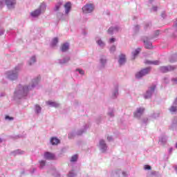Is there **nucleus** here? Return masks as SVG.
Listing matches in <instances>:
<instances>
[{"mask_svg":"<svg viewBox=\"0 0 177 177\" xmlns=\"http://www.w3.org/2000/svg\"><path fill=\"white\" fill-rule=\"evenodd\" d=\"M51 174H53V176L55 177H59L60 174H59V171L56 170V169L53 168L51 169Z\"/></svg>","mask_w":177,"mask_h":177,"instance_id":"37","label":"nucleus"},{"mask_svg":"<svg viewBox=\"0 0 177 177\" xmlns=\"http://www.w3.org/2000/svg\"><path fill=\"white\" fill-rule=\"evenodd\" d=\"M149 122V118H144L141 120V125L142 127H146L147 125V123Z\"/></svg>","mask_w":177,"mask_h":177,"instance_id":"35","label":"nucleus"},{"mask_svg":"<svg viewBox=\"0 0 177 177\" xmlns=\"http://www.w3.org/2000/svg\"><path fill=\"white\" fill-rule=\"evenodd\" d=\"M55 153L50 152H46L44 153V158L46 160H55Z\"/></svg>","mask_w":177,"mask_h":177,"instance_id":"18","label":"nucleus"},{"mask_svg":"<svg viewBox=\"0 0 177 177\" xmlns=\"http://www.w3.org/2000/svg\"><path fill=\"white\" fill-rule=\"evenodd\" d=\"M50 143L53 146H57V145L60 144V140L57 137H52L50 140Z\"/></svg>","mask_w":177,"mask_h":177,"instance_id":"19","label":"nucleus"},{"mask_svg":"<svg viewBox=\"0 0 177 177\" xmlns=\"http://www.w3.org/2000/svg\"><path fill=\"white\" fill-rule=\"evenodd\" d=\"M150 26H151V24L150 23L146 24L145 28L147 29L148 27H150Z\"/></svg>","mask_w":177,"mask_h":177,"instance_id":"58","label":"nucleus"},{"mask_svg":"<svg viewBox=\"0 0 177 177\" xmlns=\"http://www.w3.org/2000/svg\"><path fill=\"white\" fill-rule=\"evenodd\" d=\"M95 41L97 46H100L101 49H104L106 46V43L100 37H95Z\"/></svg>","mask_w":177,"mask_h":177,"instance_id":"13","label":"nucleus"},{"mask_svg":"<svg viewBox=\"0 0 177 177\" xmlns=\"http://www.w3.org/2000/svg\"><path fill=\"white\" fill-rule=\"evenodd\" d=\"M111 177H128V174L121 170H116L111 173Z\"/></svg>","mask_w":177,"mask_h":177,"instance_id":"9","label":"nucleus"},{"mask_svg":"<svg viewBox=\"0 0 177 177\" xmlns=\"http://www.w3.org/2000/svg\"><path fill=\"white\" fill-rule=\"evenodd\" d=\"M118 63L119 66H124L127 63V55L124 53H120L118 55Z\"/></svg>","mask_w":177,"mask_h":177,"instance_id":"11","label":"nucleus"},{"mask_svg":"<svg viewBox=\"0 0 177 177\" xmlns=\"http://www.w3.org/2000/svg\"><path fill=\"white\" fill-rule=\"evenodd\" d=\"M70 62V57H65L62 59H58V63L59 64H66Z\"/></svg>","mask_w":177,"mask_h":177,"instance_id":"26","label":"nucleus"},{"mask_svg":"<svg viewBox=\"0 0 177 177\" xmlns=\"http://www.w3.org/2000/svg\"><path fill=\"white\" fill-rule=\"evenodd\" d=\"M153 2H154V1L150 0V1H149V3L151 4V3H153Z\"/></svg>","mask_w":177,"mask_h":177,"instance_id":"62","label":"nucleus"},{"mask_svg":"<svg viewBox=\"0 0 177 177\" xmlns=\"http://www.w3.org/2000/svg\"><path fill=\"white\" fill-rule=\"evenodd\" d=\"M5 34V29L3 28H0V37Z\"/></svg>","mask_w":177,"mask_h":177,"instance_id":"50","label":"nucleus"},{"mask_svg":"<svg viewBox=\"0 0 177 177\" xmlns=\"http://www.w3.org/2000/svg\"><path fill=\"white\" fill-rule=\"evenodd\" d=\"M140 50H142V49L140 48H138L132 52L133 59H135L136 56H138L139 53H140Z\"/></svg>","mask_w":177,"mask_h":177,"instance_id":"30","label":"nucleus"},{"mask_svg":"<svg viewBox=\"0 0 177 177\" xmlns=\"http://www.w3.org/2000/svg\"><path fill=\"white\" fill-rule=\"evenodd\" d=\"M76 71H78V73H79V74H80V75H84L85 74V71L80 69V68L76 69Z\"/></svg>","mask_w":177,"mask_h":177,"instance_id":"46","label":"nucleus"},{"mask_svg":"<svg viewBox=\"0 0 177 177\" xmlns=\"http://www.w3.org/2000/svg\"><path fill=\"white\" fill-rule=\"evenodd\" d=\"M68 139H73V138H74V133H73V132L69 133L68 135Z\"/></svg>","mask_w":177,"mask_h":177,"instance_id":"49","label":"nucleus"},{"mask_svg":"<svg viewBox=\"0 0 177 177\" xmlns=\"http://www.w3.org/2000/svg\"><path fill=\"white\" fill-rule=\"evenodd\" d=\"M100 63L101 68H104L106 64H107V57L104 55H102L100 59Z\"/></svg>","mask_w":177,"mask_h":177,"instance_id":"15","label":"nucleus"},{"mask_svg":"<svg viewBox=\"0 0 177 177\" xmlns=\"http://www.w3.org/2000/svg\"><path fill=\"white\" fill-rule=\"evenodd\" d=\"M118 31H120V28L118 26H111L108 29V34L113 35V34L118 32Z\"/></svg>","mask_w":177,"mask_h":177,"instance_id":"16","label":"nucleus"},{"mask_svg":"<svg viewBox=\"0 0 177 177\" xmlns=\"http://www.w3.org/2000/svg\"><path fill=\"white\" fill-rule=\"evenodd\" d=\"M115 42V38L112 37L109 39V44H114Z\"/></svg>","mask_w":177,"mask_h":177,"instance_id":"53","label":"nucleus"},{"mask_svg":"<svg viewBox=\"0 0 177 177\" xmlns=\"http://www.w3.org/2000/svg\"><path fill=\"white\" fill-rule=\"evenodd\" d=\"M171 82H173V84L177 85V77H173L171 79Z\"/></svg>","mask_w":177,"mask_h":177,"instance_id":"51","label":"nucleus"},{"mask_svg":"<svg viewBox=\"0 0 177 177\" xmlns=\"http://www.w3.org/2000/svg\"><path fill=\"white\" fill-rule=\"evenodd\" d=\"M62 52H67L70 49V43L66 42L61 46Z\"/></svg>","mask_w":177,"mask_h":177,"instance_id":"20","label":"nucleus"},{"mask_svg":"<svg viewBox=\"0 0 177 177\" xmlns=\"http://www.w3.org/2000/svg\"><path fill=\"white\" fill-rule=\"evenodd\" d=\"M173 104L177 106V97L175 98L174 101L173 102Z\"/></svg>","mask_w":177,"mask_h":177,"instance_id":"59","label":"nucleus"},{"mask_svg":"<svg viewBox=\"0 0 177 177\" xmlns=\"http://www.w3.org/2000/svg\"><path fill=\"white\" fill-rule=\"evenodd\" d=\"M37 62V57L35 55H32L30 59L28 61V66H33Z\"/></svg>","mask_w":177,"mask_h":177,"instance_id":"24","label":"nucleus"},{"mask_svg":"<svg viewBox=\"0 0 177 177\" xmlns=\"http://www.w3.org/2000/svg\"><path fill=\"white\" fill-rule=\"evenodd\" d=\"M45 10H46V3L43 2L39 5L38 8L30 12V17L37 19V17H39L42 13H45Z\"/></svg>","mask_w":177,"mask_h":177,"instance_id":"3","label":"nucleus"},{"mask_svg":"<svg viewBox=\"0 0 177 177\" xmlns=\"http://www.w3.org/2000/svg\"><path fill=\"white\" fill-rule=\"evenodd\" d=\"M47 106H50V107H59L60 104L56 102H53V101H47L46 102Z\"/></svg>","mask_w":177,"mask_h":177,"instance_id":"22","label":"nucleus"},{"mask_svg":"<svg viewBox=\"0 0 177 177\" xmlns=\"http://www.w3.org/2000/svg\"><path fill=\"white\" fill-rule=\"evenodd\" d=\"M101 120H102V116H99L97 118V124H99V122H100Z\"/></svg>","mask_w":177,"mask_h":177,"instance_id":"57","label":"nucleus"},{"mask_svg":"<svg viewBox=\"0 0 177 177\" xmlns=\"http://www.w3.org/2000/svg\"><path fill=\"white\" fill-rule=\"evenodd\" d=\"M82 10L84 15H89L95 10V6L92 3H87L82 7Z\"/></svg>","mask_w":177,"mask_h":177,"instance_id":"5","label":"nucleus"},{"mask_svg":"<svg viewBox=\"0 0 177 177\" xmlns=\"http://www.w3.org/2000/svg\"><path fill=\"white\" fill-rule=\"evenodd\" d=\"M172 150H174V149H172V148H170V149H169V153H171V152H172Z\"/></svg>","mask_w":177,"mask_h":177,"instance_id":"63","label":"nucleus"},{"mask_svg":"<svg viewBox=\"0 0 177 177\" xmlns=\"http://www.w3.org/2000/svg\"><path fill=\"white\" fill-rule=\"evenodd\" d=\"M62 5H63V1H59L56 4H55V7L54 8L55 12H57L59 10V9H60V6H62Z\"/></svg>","mask_w":177,"mask_h":177,"instance_id":"32","label":"nucleus"},{"mask_svg":"<svg viewBox=\"0 0 177 177\" xmlns=\"http://www.w3.org/2000/svg\"><path fill=\"white\" fill-rule=\"evenodd\" d=\"M64 8L65 9V15H68V13H70L71 11V2L68 1L66 3Z\"/></svg>","mask_w":177,"mask_h":177,"instance_id":"17","label":"nucleus"},{"mask_svg":"<svg viewBox=\"0 0 177 177\" xmlns=\"http://www.w3.org/2000/svg\"><path fill=\"white\" fill-rule=\"evenodd\" d=\"M41 111H42V108L41 107V106H39V104L35 105V114L38 115L39 114H41Z\"/></svg>","mask_w":177,"mask_h":177,"instance_id":"28","label":"nucleus"},{"mask_svg":"<svg viewBox=\"0 0 177 177\" xmlns=\"http://www.w3.org/2000/svg\"><path fill=\"white\" fill-rule=\"evenodd\" d=\"M161 17H162L163 19H165V12H162V15H161Z\"/></svg>","mask_w":177,"mask_h":177,"instance_id":"60","label":"nucleus"},{"mask_svg":"<svg viewBox=\"0 0 177 177\" xmlns=\"http://www.w3.org/2000/svg\"><path fill=\"white\" fill-rule=\"evenodd\" d=\"M75 176H77V174L74 170H71V171H69L68 174V177H75Z\"/></svg>","mask_w":177,"mask_h":177,"instance_id":"42","label":"nucleus"},{"mask_svg":"<svg viewBox=\"0 0 177 177\" xmlns=\"http://www.w3.org/2000/svg\"><path fill=\"white\" fill-rule=\"evenodd\" d=\"M146 64H153L154 66H158L160 65V61L156 60V61H146Z\"/></svg>","mask_w":177,"mask_h":177,"instance_id":"33","label":"nucleus"},{"mask_svg":"<svg viewBox=\"0 0 177 177\" xmlns=\"http://www.w3.org/2000/svg\"><path fill=\"white\" fill-rule=\"evenodd\" d=\"M157 6H153L152 8H151V12H157Z\"/></svg>","mask_w":177,"mask_h":177,"instance_id":"55","label":"nucleus"},{"mask_svg":"<svg viewBox=\"0 0 177 177\" xmlns=\"http://www.w3.org/2000/svg\"><path fill=\"white\" fill-rule=\"evenodd\" d=\"M169 111L171 113V114H176L177 105L172 104V105L169 108Z\"/></svg>","mask_w":177,"mask_h":177,"instance_id":"23","label":"nucleus"},{"mask_svg":"<svg viewBox=\"0 0 177 177\" xmlns=\"http://www.w3.org/2000/svg\"><path fill=\"white\" fill-rule=\"evenodd\" d=\"M78 161V155L75 154L71 158V162H77Z\"/></svg>","mask_w":177,"mask_h":177,"instance_id":"38","label":"nucleus"},{"mask_svg":"<svg viewBox=\"0 0 177 177\" xmlns=\"http://www.w3.org/2000/svg\"><path fill=\"white\" fill-rule=\"evenodd\" d=\"M107 140H108L109 142H111V140H113V137H112L111 136H109L107 137Z\"/></svg>","mask_w":177,"mask_h":177,"instance_id":"56","label":"nucleus"},{"mask_svg":"<svg viewBox=\"0 0 177 177\" xmlns=\"http://www.w3.org/2000/svg\"><path fill=\"white\" fill-rule=\"evenodd\" d=\"M39 167L41 169H42L44 168V167H45V165H46V161L45 160H41L39 161Z\"/></svg>","mask_w":177,"mask_h":177,"instance_id":"43","label":"nucleus"},{"mask_svg":"<svg viewBox=\"0 0 177 177\" xmlns=\"http://www.w3.org/2000/svg\"><path fill=\"white\" fill-rule=\"evenodd\" d=\"M143 113H145V107H138L133 113L135 118H140L143 115Z\"/></svg>","mask_w":177,"mask_h":177,"instance_id":"12","label":"nucleus"},{"mask_svg":"<svg viewBox=\"0 0 177 177\" xmlns=\"http://www.w3.org/2000/svg\"><path fill=\"white\" fill-rule=\"evenodd\" d=\"M40 80L41 76H37L32 80V82L29 85L19 84L15 88V91L14 93V99L15 100H19L20 99H24V97H26V96L28 95L30 91H32V89H34V88L38 85Z\"/></svg>","mask_w":177,"mask_h":177,"instance_id":"1","label":"nucleus"},{"mask_svg":"<svg viewBox=\"0 0 177 177\" xmlns=\"http://www.w3.org/2000/svg\"><path fill=\"white\" fill-rule=\"evenodd\" d=\"M160 35V30H156L154 32V35L153 37H151V39H153V38H157V37H158Z\"/></svg>","mask_w":177,"mask_h":177,"instance_id":"45","label":"nucleus"},{"mask_svg":"<svg viewBox=\"0 0 177 177\" xmlns=\"http://www.w3.org/2000/svg\"><path fill=\"white\" fill-rule=\"evenodd\" d=\"M25 153H26V152L24 151L21 150V149H17V150L12 152V154H13V156L23 155V154H25Z\"/></svg>","mask_w":177,"mask_h":177,"instance_id":"29","label":"nucleus"},{"mask_svg":"<svg viewBox=\"0 0 177 177\" xmlns=\"http://www.w3.org/2000/svg\"><path fill=\"white\" fill-rule=\"evenodd\" d=\"M177 66H160L159 70L160 71V73H168L169 71H174V70H176Z\"/></svg>","mask_w":177,"mask_h":177,"instance_id":"8","label":"nucleus"},{"mask_svg":"<svg viewBox=\"0 0 177 177\" xmlns=\"http://www.w3.org/2000/svg\"><path fill=\"white\" fill-rule=\"evenodd\" d=\"M150 39H151V37H146L145 39H143V42L147 49H151L153 48V46H151V41H150Z\"/></svg>","mask_w":177,"mask_h":177,"instance_id":"14","label":"nucleus"},{"mask_svg":"<svg viewBox=\"0 0 177 177\" xmlns=\"http://www.w3.org/2000/svg\"><path fill=\"white\" fill-rule=\"evenodd\" d=\"M147 177H160V174L157 171H152L151 173H148Z\"/></svg>","mask_w":177,"mask_h":177,"instance_id":"31","label":"nucleus"},{"mask_svg":"<svg viewBox=\"0 0 177 177\" xmlns=\"http://www.w3.org/2000/svg\"><path fill=\"white\" fill-rule=\"evenodd\" d=\"M108 115L111 118H113L114 117V109L113 108H109L108 111Z\"/></svg>","mask_w":177,"mask_h":177,"instance_id":"36","label":"nucleus"},{"mask_svg":"<svg viewBox=\"0 0 177 177\" xmlns=\"http://www.w3.org/2000/svg\"><path fill=\"white\" fill-rule=\"evenodd\" d=\"M98 147L101 153H106L107 151V144H106V141L103 139L100 140Z\"/></svg>","mask_w":177,"mask_h":177,"instance_id":"10","label":"nucleus"},{"mask_svg":"<svg viewBox=\"0 0 177 177\" xmlns=\"http://www.w3.org/2000/svg\"><path fill=\"white\" fill-rule=\"evenodd\" d=\"M89 128V124H85L82 129L77 131V135H82V133H85L86 132V129Z\"/></svg>","mask_w":177,"mask_h":177,"instance_id":"21","label":"nucleus"},{"mask_svg":"<svg viewBox=\"0 0 177 177\" xmlns=\"http://www.w3.org/2000/svg\"><path fill=\"white\" fill-rule=\"evenodd\" d=\"M144 169L145 171H150V169H151V166L149 165H145L144 166Z\"/></svg>","mask_w":177,"mask_h":177,"instance_id":"47","label":"nucleus"},{"mask_svg":"<svg viewBox=\"0 0 177 177\" xmlns=\"http://www.w3.org/2000/svg\"><path fill=\"white\" fill-rule=\"evenodd\" d=\"M35 171V169H32V171H31V174H34Z\"/></svg>","mask_w":177,"mask_h":177,"instance_id":"64","label":"nucleus"},{"mask_svg":"<svg viewBox=\"0 0 177 177\" xmlns=\"http://www.w3.org/2000/svg\"><path fill=\"white\" fill-rule=\"evenodd\" d=\"M140 29V26H139V25L134 26V27L133 28V34H138V32H139Z\"/></svg>","mask_w":177,"mask_h":177,"instance_id":"39","label":"nucleus"},{"mask_svg":"<svg viewBox=\"0 0 177 177\" xmlns=\"http://www.w3.org/2000/svg\"><path fill=\"white\" fill-rule=\"evenodd\" d=\"M4 3H6L8 9H15L16 0H0V8H2Z\"/></svg>","mask_w":177,"mask_h":177,"instance_id":"4","label":"nucleus"},{"mask_svg":"<svg viewBox=\"0 0 177 177\" xmlns=\"http://www.w3.org/2000/svg\"><path fill=\"white\" fill-rule=\"evenodd\" d=\"M115 50H116V47H115V46H111V47H110V48H109V52H110V53H114V52H115Z\"/></svg>","mask_w":177,"mask_h":177,"instance_id":"44","label":"nucleus"},{"mask_svg":"<svg viewBox=\"0 0 177 177\" xmlns=\"http://www.w3.org/2000/svg\"><path fill=\"white\" fill-rule=\"evenodd\" d=\"M175 62H177V53L173 55V56L170 59V62L171 63H174Z\"/></svg>","mask_w":177,"mask_h":177,"instance_id":"41","label":"nucleus"},{"mask_svg":"<svg viewBox=\"0 0 177 177\" xmlns=\"http://www.w3.org/2000/svg\"><path fill=\"white\" fill-rule=\"evenodd\" d=\"M118 96V85L115 86L114 89L112 92L113 99H115Z\"/></svg>","mask_w":177,"mask_h":177,"instance_id":"25","label":"nucleus"},{"mask_svg":"<svg viewBox=\"0 0 177 177\" xmlns=\"http://www.w3.org/2000/svg\"><path fill=\"white\" fill-rule=\"evenodd\" d=\"M152 117L153 118H158V117H160V113H153Z\"/></svg>","mask_w":177,"mask_h":177,"instance_id":"52","label":"nucleus"},{"mask_svg":"<svg viewBox=\"0 0 177 177\" xmlns=\"http://www.w3.org/2000/svg\"><path fill=\"white\" fill-rule=\"evenodd\" d=\"M159 142H160V143H162V145H164V143H166L167 142V136H163L160 137L159 139Z\"/></svg>","mask_w":177,"mask_h":177,"instance_id":"40","label":"nucleus"},{"mask_svg":"<svg viewBox=\"0 0 177 177\" xmlns=\"http://www.w3.org/2000/svg\"><path fill=\"white\" fill-rule=\"evenodd\" d=\"M164 82L165 84H168L169 82V78L167 77H164Z\"/></svg>","mask_w":177,"mask_h":177,"instance_id":"54","label":"nucleus"},{"mask_svg":"<svg viewBox=\"0 0 177 177\" xmlns=\"http://www.w3.org/2000/svg\"><path fill=\"white\" fill-rule=\"evenodd\" d=\"M59 42V39L57 37H55L52 39L50 45L51 46H56L57 45V43Z\"/></svg>","mask_w":177,"mask_h":177,"instance_id":"34","label":"nucleus"},{"mask_svg":"<svg viewBox=\"0 0 177 177\" xmlns=\"http://www.w3.org/2000/svg\"><path fill=\"white\" fill-rule=\"evenodd\" d=\"M156 88H157L156 84H152L151 86H149L146 93L144 94V97L145 99H150L153 96L154 91H156Z\"/></svg>","mask_w":177,"mask_h":177,"instance_id":"6","label":"nucleus"},{"mask_svg":"<svg viewBox=\"0 0 177 177\" xmlns=\"http://www.w3.org/2000/svg\"><path fill=\"white\" fill-rule=\"evenodd\" d=\"M176 127H177V118L175 117L172 120L171 124L170 126V129H172V130L176 129Z\"/></svg>","mask_w":177,"mask_h":177,"instance_id":"27","label":"nucleus"},{"mask_svg":"<svg viewBox=\"0 0 177 177\" xmlns=\"http://www.w3.org/2000/svg\"><path fill=\"white\" fill-rule=\"evenodd\" d=\"M21 70V64H18L13 70L7 71L6 73V77L10 81H16L19 78V73Z\"/></svg>","mask_w":177,"mask_h":177,"instance_id":"2","label":"nucleus"},{"mask_svg":"<svg viewBox=\"0 0 177 177\" xmlns=\"http://www.w3.org/2000/svg\"><path fill=\"white\" fill-rule=\"evenodd\" d=\"M5 118H6V120H7L8 121H13V120H14L13 117H10L9 115H6Z\"/></svg>","mask_w":177,"mask_h":177,"instance_id":"48","label":"nucleus"},{"mask_svg":"<svg viewBox=\"0 0 177 177\" xmlns=\"http://www.w3.org/2000/svg\"><path fill=\"white\" fill-rule=\"evenodd\" d=\"M150 71H151L150 68H145L142 69L141 71H140L136 74V78H137L138 80H140V78H143V77L149 74Z\"/></svg>","mask_w":177,"mask_h":177,"instance_id":"7","label":"nucleus"},{"mask_svg":"<svg viewBox=\"0 0 177 177\" xmlns=\"http://www.w3.org/2000/svg\"><path fill=\"white\" fill-rule=\"evenodd\" d=\"M5 96V93H0V97H3Z\"/></svg>","mask_w":177,"mask_h":177,"instance_id":"61","label":"nucleus"}]
</instances>
